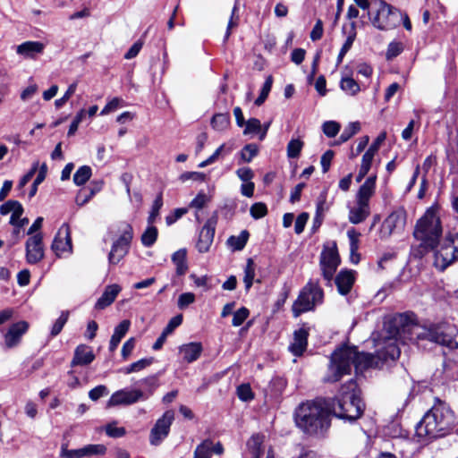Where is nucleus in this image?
I'll return each instance as SVG.
<instances>
[{
  "mask_svg": "<svg viewBox=\"0 0 458 458\" xmlns=\"http://www.w3.org/2000/svg\"><path fill=\"white\" fill-rule=\"evenodd\" d=\"M308 219H309V214L306 212H303L297 216V218L295 220V225H294V231L297 234H300L303 232Z\"/></svg>",
  "mask_w": 458,
  "mask_h": 458,
  "instance_id": "nucleus-56",
  "label": "nucleus"
},
{
  "mask_svg": "<svg viewBox=\"0 0 458 458\" xmlns=\"http://www.w3.org/2000/svg\"><path fill=\"white\" fill-rule=\"evenodd\" d=\"M250 215L255 218L259 219L265 216L267 213V206L264 203L258 202L251 206Z\"/></svg>",
  "mask_w": 458,
  "mask_h": 458,
  "instance_id": "nucleus-51",
  "label": "nucleus"
},
{
  "mask_svg": "<svg viewBox=\"0 0 458 458\" xmlns=\"http://www.w3.org/2000/svg\"><path fill=\"white\" fill-rule=\"evenodd\" d=\"M202 345L200 343H189L180 347V353L187 362L196 360L201 354Z\"/></svg>",
  "mask_w": 458,
  "mask_h": 458,
  "instance_id": "nucleus-27",
  "label": "nucleus"
},
{
  "mask_svg": "<svg viewBox=\"0 0 458 458\" xmlns=\"http://www.w3.org/2000/svg\"><path fill=\"white\" fill-rule=\"evenodd\" d=\"M255 276V264L251 259L247 260V264L244 269V277L243 282L245 284L246 290H250L253 284V279Z\"/></svg>",
  "mask_w": 458,
  "mask_h": 458,
  "instance_id": "nucleus-35",
  "label": "nucleus"
},
{
  "mask_svg": "<svg viewBox=\"0 0 458 458\" xmlns=\"http://www.w3.org/2000/svg\"><path fill=\"white\" fill-rule=\"evenodd\" d=\"M195 301V295L192 293H182L177 301V306L180 310L186 309L190 304Z\"/></svg>",
  "mask_w": 458,
  "mask_h": 458,
  "instance_id": "nucleus-50",
  "label": "nucleus"
},
{
  "mask_svg": "<svg viewBox=\"0 0 458 458\" xmlns=\"http://www.w3.org/2000/svg\"><path fill=\"white\" fill-rule=\"evenodd\" d=\"M209 201V198L204 192H199L198 195L191 200L190 207L201 209Z\"/></svg>",
  "mask_w": 458,
  "mask_h": 458,
  "instance_id": "nucleus-53",
  "label": "nucleus"
},
{
  "mask_svg": "<svg viewBox=\"0 0 458 458\" xmlns=\"http://www.w3.org/2000/svg\"><path fill=\"white\" fill-rule=\"evenodd\" d=\"M91 176V168L88 165L80 167L73 175L76 185H83Z\"/></svg>",
  "mask_w": 458,
  "mask_h": 458,
  "instance_id": "nucleus-38",
  "label": "nucleus"
},
{
  "mask_svg": "<svg viewBox=\"0 0 458 458\" xmlns=\"http://www.w3.org/2000/svg\"><path fill=\"white\" fill-rule=\"evenodd\" d=\"M370 214L369 204H365L356 200V206L349 210V221L357 225L363 222Z\"/></svg>",
  "mask_w": 458,
  "mask_h": 458,
  "instance_id": "nucleus-26",
  "label": "nucleus"
},
{
  "mask_svg": "<svg viewBox=\"0 0 458 458\" xmlns=\"http://www.w3.org/2000/svg\"><path fill=\"white\" fill-rule=\"evenodd\" d=\"M360 130V123L359 122L350 123L341 133L340 139L343 142L349 140L353 135Z\"/></svg>",
  "mask_w": 458,
  "mask_h": 458,
  "instance_id": "nucleus-41",
  "label": "nucleus"
},
{
  "mask_svg": "<svg viewBox=\"0 0 458 458\" xmlns=\"http://www.w3.org/2000/svg\"><path fill=\"white\" fill-rule=\"evenodd\" d=\"M237 395L242 401L247 402L253 399L252 390L248 384H242L237 388Z\"/></svg>",
  "mask_w": 458,
  "mask_h": 458,
  "instance_id": "nucleus-48",
  "label": "nucleus"
},
{
  "mask_svg": "<svg viewBox=\"0 0 458 458\" xmlns=\"http://www.w3.org/2000/svg\"><path fill=\"white\" fill-rule=\"evenodd\" d=\"M120 292L121 287L116 284L106 286L103 294L96 302L95 308L98 310H104L107 306L111 305Z\"/></svg>",
  "mask_w": 458,
  "mask_h": 458,
  "instance_id": "nucleus-25",
  "label": "nucleus"
},
{
  "mask_svg": "<svg viewBox=\"0 0 458 458\" xmlns=\"http://www.w3.org/2000/svg\"><path fill=\"white\" fill-rule=\"evenodd\" d=\"M294 418L297 427L307 435L323 436L330 427V412L319 403H301Z\"/></svg>",
  "mask_w": 458,
  "mask_h": 458,
  "instance_id": "nucleus-3",
  "label": "nucleus"
},
{
  "mask_svg": "<svg viewBox=\"0 0 458 458\" xmlns=\"http://www.w3.org/2000/svg\"><path fill=\"white\" fill-rule=\"evenodd\" d=\"M406 225V213L403 209L392 212L382 223L381 238H388L393 233H402Z\"/></svg>",
  "mask_w": 458,
  "mask_h": 458,
  "instance_id": "nucleus-12",
  "label": "nucleus"
},
{
  "mask_svg": "<svg viewBox=\"0 0 458 458\" xmlns=\"http://www.w3.org/2000/svg\"><path fill=\"white\" fill-rule=\"evenodd\" d=\"M442 233L443 229L437 209L431 207L417 221L413 236L420 242L423 250L428 252L437 248Z\"/></svg>",
  "mask_w": 458,
  "mask_h": 458,
  "instance_id": "nucleus-5",
  "label": "nucleus"
},
{
  "mask_svg": "<svg viewBox=\"0 0 458 458\" xmlns=\"http://www.w3.org/2000/svg\"><path fill=\"white\" fill-rule=\"evenodd\" d=\"M347 236L350 241V250L351 253L353 255L357 252L359 249V238L360 236V233H358L354 228H350L347 231Z\"/></svg>",
  "mask_w": 458,
  "mask_h": 458,
  "instance_id": "nucleus-45",
  "label": "nucleus"
},
{
  "mask_svg": "<svg viewBox=\"0 0 458 458\" xmlns=\"http://www.w3.org/2000/svg\"><path fill=\"white\" fill-rule=\"evenodd\" d=\"M157 228L153 225H148L140 237L142 245L148 248L153 246L157 239Z\"/></svg>",
  "mask_w": 458,
  "mask_h": 458,
  "instance_id": "nucleus-31",
  "label": "nucleus"
},
{
  "mask_svg": "<svg viewBox=\"0 0 458 458\" xmlns=\"http://www.w3.org/2000/svg\"><path fill=\"white\" fill-rule=\"evenodd\" d=\"M308 335V330L303 327L294 332L293 342L290 344L289 350L295 356H301L306 350Z\"/></svg>",
  "mask_w": 458,
  "mask_h": 458,
  "instance_id": "nucleus-23",
  "label": "nucleus"
},
{
  "mask_svg": "<svg viewBox=\"0 0 458 458\" xmlns=\"http://www.w3.org/2000/svg\"><path fill=\"white\" fill-rule=\"evenodd\" d=\"M38 168V162H34L30 170L21 177L19 182V188L22 189L34 176Z\"/></svg>",
  "mask_w": 458,
  "mask_h": 458,
  "instance_id": "nucleus-59",
  "label": "nucleus"
},
{
  "mask_svg": "<svg viewBox=\"0 0 458 458\" xmlns=\"http://www.w3.org/2000/svg\"><path fill=\"white\" fill-rule=\"evenodd\" d=\"M332 407L336 417L351 422L362 415L365 405L355 381L350 380L342 386Z\"/></svg>",
  "mask_w": 458,
  "mask_h": 458,
  "instance_id": "nucleus-4",
  "label": "nucleus"
},
{
  "mask_svg": "<svg viewBox=\"0 0 458 458\" xmlns=\"http://www.w3.org/2000/svg\"><path fill=\"white\" fill-rule=\"evenodd\" d=\"M76 88H77L76 82L71 84L68 87L64 95L62 98H60L55 101V106L57 108L62 107L69 100V98L75 93Z\"/></svg>",
  "mask_w": 458,
  "mask_h": 458,
  "instance_id": "nucleus-52",
  "label": "nucleus"
},
{
  "mask_svg": "<svg viewBox=\"0 0 458 458\" xmlns=\"http://www.w3.org/2000/svg\"><path fill=\"white\" fill-rule=\"evenodd\" d=\"M233 315V326L239 327L247 319V318L250 315V310L245 307H242L239 310H237Z\"/></svg>",
  "mask_w": 458,
  "mask_h": 458,
  "instance_id": "nucleus-44",
  "label": "nucleus"
},
{
  "mask_svg": "<svg viewBox=\"0 0 458 458\" xmlns=\"http://www.w3.org/2000/svg\"><path fill=\"white\" fill-rule=\"evenodd\" d=\"M322 130L327 137L332 138L338 133L340 124L335 121H328L323 123Z\"/></svg>",
  "mask_w": 458,
  "mask_h": 458,
  "instance_id": "nucleus-47",
  "label": "nucleus"
},
{
  "mask_svg": "<svg viewBox=\"0 0 458 458\" xmlns=\"http://www.w3.org/2000/svg\"><path fill=\"white\" fill-rule=\"evenodd\" d=\"M163 206V199H162V195L159 194L156 199L154 200L153 202V205H152V208H151V211H150V214L148 217V225H153L156 218L159 215V211L161 209Z\"/></svg>",
  "mask_w": 458,
  "mask_h": 458,
  "instance_id": "nucleus-42",
  "label": "nucleus"
},
{
  "mask_svg": "<svg viewBox=\"0 0 458 458\" xmlns=\"http://www.w3.org/2000/svg\"><path fill=\"white\" fill-rule=\"evenodd\" d=\"M213 129L217 131L226 130L230 125V115L228 113H219L215 114L211 119Z\"/></svg>",
  "mask_w": 458,
  "mask_h": 458,
  "instance_id": "nucleus-30",
  "label": "nucleus"
},
{
  "mask_svg": "<svg viewBox=\"0 0 458 458\" xmlns=\"http://www.w3.org/2000/svg\"><path fill=\"white\" fill-rule=\"evenodd\" d=\"M372 24L381 30L396 28L403 19V13L383 0H375L369 11Z\"/></svg>",
  "mask_w": 458,
  "mask_h": 458,
  "instance_id": "nucleus-6",
  "label": "nucleus"
},
{
  "mask_svg": "<svg viewBox=\"0 0 458 458\" xmlns=\"http://www.w3.org/2000/svg\"><path fill=\"white\" fill-rule=\"evenodd\" d=\"M187 208H176L174 210L172 214H169L165 217V222L167 225H171L175 223L178 219H180L183 215L187 213Z\"/></svg>",
  "mask_w": 458,
  "mask_h": 458,
  "instance_id": "nucleus-61",
  "label": "nucleus"
},
{
  "mask_svg": "<svg viewBox=\"0 0 458 458\" xmlns=\"http://www.w3.org/2000/svg\"><path fill=\"white\" fill-rule=\"evenodd\" d=\"M206 175L199 172H185L180 175V180L182 182H186L188 180L204 181Z\"/></svg>",
  "mask_w": 458,
  "mask_h": 458,
  "instance_id": "nucleus-62",
  "label": "nucleus"
},
{
  "mask_svg": "<svg viewBox=\"0 0 458 458\" xmlns=\"http://www.w3.org/2000/svg\"><path fill=\"white\" fill-rule=\"evenodd\" d=\"M212 441L209 439L204 440L199 444L195 451L193 458H210L211 457Z\"/></svg>",
  "mask_w": 458,
  "mask_h": 458,
  "instance_id": "nucleus-36",
  "label": "nucleus"
},
{
  "mask_svg": "<svg viewBox=\"0 0 458 458\" xmlns=\"http://www.w3.org/2000/svg\"><path fill=\"white\" fill-rule=\"evenodd\" d=\"M95 360V355L91 347L80 344L74 351L73 358L71 361V366H85L90 364Z\"/></svg>",
  "mask_w": 458,
  "mask_h": 458,
  "instance_id": "nucleus-20",
  "label": "nucleus"
},
{
  "mask_svg": "<svg viewBox=\"0 0 458 458\" xmlns=\"http://www.w3.org/2000/svg\"><path fill=\"white\" fill-rule=\"evenodd\" d=\"M456 329L451 326H437L425 329L418 334V338L444 345L451 350L458 349V340L455 337Z\"/></svg>",
  "mask_w": 458,
  "mask_h": 458,
  "instance_id": "nucleus-10",
  "label": "nucleus"
},
{
  "mask_svg": "<svg viewBox=\"0 0 458 458\" xmlns=\"http://www.w3.org/2000/svg\"><path fill=\"white\" fill-rule=\"evenodd\" d=\"M324 300V292L318 281L310 280L301 290L298 298L293 304L292 311L295 318L301 313L313 310Z\"/></svg>",
  "mask_w": 458,
  "mask_h": 458,
  "instance_id": "nucleus-7",
  "label": "nucleus"
},
{
  "mask_svg": "<svg viewBox=\"0 0 458 458\" xmlns=\"http://www.w3.org/2000/svg\"><path fill=\"white\" fill-rule=\"evenodd\" d=\"M108 394V391H107V388L106 386H103V385H100V386H98L96 387H94L93 389H91L89 393V397L92 400V401H97L98 400L100 397L102 396H105Z\"/></svg>",
  "mask_w": 458,
  "mask_h": 458,
  "instance_id": "nucleus-58",
  "label": "nucleus"
},
{
  "mask_svg": "<svg viewBox=\"0 0 458 458\" xmlns=\"http://www.w3.org/2000/svg\"><path fill=\"white\" fill-rule=\"evenodd\" d=\"M455 421L450 406L439 398H435L432 407L417 424L416 434L424 440L442 437L453 430Z\"/></svg>",
  "mask_w": 458,
  "mask_h": 458,
  "instance_id": "nucleus-2",
  "label": "nucleus"
},
{
  "mask_svg": "<svg viewBox=\"0 0 458 458\" xmlns=\"http://www.w3.org/2000/svg\"><path fill=\"white\" fill-rule=\"evenodd\" d=\"M458 260V232H448L435 251L434 266L440 271H444L450 265Z\"/></svg>",
  "mask_w": 458,
  "mask_h": 458,
  "instance_id": "nucleus-8",
  "label": "nucleus"
},
{
  "mask_svg": "<svg viewBox=\"0 0 458 458\" xmlns=\"http://www.w3.org/2000/svg\"><path fill=\"white\" fill-rule=\"evenodd\" d=\"M259 152L258 145H245L239 153V163H249Z\"/></svg>",
  "mask_w": 458,
  "mask_h": 458,
  "instance_id": "nucleus-34",
  "label": "nucleus"
},
{
  "mask_svg": "<svg viewBox=\"0 0 458 458\" xmlns=\"http://www.w3.org/2000/svg\"><path fill=\"white\" fill-rule=\"evenodd\" d=\"M51 248L57 256H61L64 252L71 250L72 240L70 227L68 225L64 224L60 227L53 241Z\"/></svg>",
  "mask_w": 458,
  "mask_h": 458,
  "instance_id": "nucleus-18",
  "label": "nucleus"
},
{
  "mask_svg": "<svg viewBox=\"0 0 458 458\" xmlns=\"http://www.w3.org/2000/svg\"><path fill=\"white\" fill-rule=\"evenodd\" d=\"M92 198V192H88L87 189H81L76 195L75 201L78 206H83Z\"/></svg>",
  "mask_w": 458,
  "mask_h": 458,
  "instance_id": "nucleus-60",
  "label": "nucleus"
},
{
  "mask_svg": "<svg viewBox=\"0 0 458 458\" xmlns=\"http://www.w3.org/2000/svg\"><path fill=\"white\" fill-rule=\"evenodd\" d=\"M249 233L248 231H242L238 236H231L227 240V244L233 249V250H242L248 241Z\"/></svg>",
  "mask_w": 458,
  "mask_h": 458,
  "instance_id": "nucleus-32",
  "label": "nucleus"
},
{
  "mask_svg": "<svg viewBox=\"0 0 458 458\" xmlns=\"http://www.w3.org/2000/svg\"><path fill=\"white\" fill-rule=\"evenodd\" d=\"M265 436L262 434H254L247 442V447L251 454V458H260L263 454L262 445Z\"/></svg>",
  "mask_w": 458,
  "mask_h": 458,
  "instance_id": "nucleus-28",
  "label": "nucleus"
},
{
  "mask_svg": "<svg viewBox=\"0 0 458 458\" xmlns=\"http://www.w3.org/2000/svg\"><path fill=\"white\" fill-rule=\"evenodd\" d=\"M217 216L215 214L207 220L202 229L200 230L199 240L196 244V247L199 252L205 253L209 250L214 240Z\"/></svg>",
  "mask_w": 458,
  "mask_h": 458,
  "instance_id": "nucleus-15",
  "label": "nucleus"
},
{
  "mask_svg": "<svg viewBox=\"0 0 458 458\" xmlns=\"http://www.w3.org/2000/svg\"><path fill=\"white\" fill-rule=\"evenodd\" d=\"M182 322V316L177 315L171 318V320L168 322L167 326L164 329L165 335H170L177 327H179Z\"/></svg>",
  "mask_w": 458,
  "mask_h": 458,
  "instance_id": "nucleus-63",
  "label": "nucleus"
},
{
  "mask_svg": "<svg viewBox=\"0 0 458 458\" xmlns=\"http://www.w3.org/2000/svg\"><path fill=\"white\" fill-rule=\"evenodd\" d=\"M354 282V272L351 270H342L336 275L335 278L337 291L342 295H346L351 292Z\"/></svg>",
  "mask_w": 458,
  "mask_h": 458,
  "instance_id": "nucleus-19",
  "label": "nucleus"
},
{
  "mask_svg": "<svg viewBox=\"0 0 458 458\" xmlns=\"http://www.w3.org/2000/svg\"><path fill=\"white\" fill-rule=\"evenodd\" d=\"M116 233L119 234V237L113 242L108 254V261L112 265L119 263L125 257L133 238L132 227L128 223H121L117 226Z\"/></svg>",
  "mask_w": 458,
  "mask_h": 458,
  "instance_id": "nucleus-9",
  "label": "nucleus"
},
{
  "mask_svg": "<svg viewBox=\"0 0 458 458\" xmlns=\"http://www.w3.org/2000/svg\"><path fill=\"white\" fill-rule=\"evenodd\" d=\"M153 358H144L123 369L125 374L139 372L153 363Z\"/></svg>",
  "mask_w": 458,
  "mask_h": 458,
  "instance_id": "nucleus-37",
  "label": "nucleus"
},
{
  "mask_svg": "<svg viewBox=\"0 0 458 458\" xmlns=\"http://www.w3.org/2000/svg\"><path fill=\"white\" fill-rule=\"evenodd\" d=\"M68 320V312L63 311L60 317L55 320L51 329V336H56L63 329Z\"/></svg>",
  "mask_w": 458,
  "mask_h": 458,
  "instance_id": "nucleus-46",
  "label": "nucleus"
},
{
  "mask_svg": "<svg viewBox=\"0 0 458 458\" xmlns=\"http://www.w3.org/2000/svg\"><path fill=\"white\" fill-rule=\"evenodd\" d=\"M86 116V111L84 109L80 110V112L75 115L72 122L70 124L68 135L72 136L75 134L78 130L79 124L82 122V120Z\"/></svg>",
  "mask_w": 458,
  "mask_h": 458,
  "instance_id": "nucleus-54",
  "label": "nucleus"
},
{
  "mask_svg": "<svg viewBox=\"0 0 458 458\" xmlns=\"http://www.w3.org/2000/svg\"><path fill=\"white\" fill-rule=\"evenodd\" d=\"M172 260L176 267V274L182 276L188 270V265L186 263V250L181 249L175 251L172 256Z\"/></svg>",
  "mask_w": 458,
  "mask_h": 458,
  "instance_id": "nucleus-29",
  "label": "nucleus"
},
{
  "mask_svg": "<svg viewBox=\"0 0 458 458\" xmlns=\"http://www.w3.org/2000/svg\"><path fill=\"white\" fill-rule=\"evenodd\" d=\"M272 84H273V78H272V76H268L263 84V87L260 90L259 96L255 100L256 106H259L265 102V100L267 98L268 94L272 89Z\"/></svg>",
  "mask_w": 458,
  "mask_h": 458,
  "instance_id": "nucleus-40",
  "label": "nucleus"
},
{
  "mask_svg": "<svg viewBox=\"0 0 458 458\" xmlns=\"http://www.w3.org/2000/svg\"><path fill=\"white\" fill-rule=\"evenodd\" d=\"M340 265V257L336 246L325 247L320 254L319 267L323 278L331 284L334 275Z\"/></svg>",
  "mask_w": 458,
  "mask_h": 458,
  "instance_id": "nucleus-11",
  "label": "nucleus"
},
{
  "mask_svg": "<svg viewBox=\"0 0 458 458\" xmlns=\"http://www.w3.org/2000/svg\"><path fill=\"white\" fill-rule=\"evenodd\" d=\"M174 420L173 411H166L163 416L158 419L152 428L149 435V442L153 445H159L169 434L170 427Z\"/></svg>",
  "mask_w": 458,
  "mask_h": 458,
  "instance_id": "nucleus-13",
  "label": "nucleus"
},
{
  "mask_svg": "<svg viewBox=\"0 0 458 458\" xmlns=\"http://www.w3.org/2000/svg\"><path fill=\"white\" fill-rule=\"evenodd\" d=\"M376 175L369 176L366 179L363 184L360 187L357 195L356 200L359 202H362L365 204H369L370 198L375 193L376 188Z\"/></svg>",
  "mask_w": 458,
  "mask_h": 458,
  "instance_id": "nucleus-24",
  "label": "nucleus"
},
{
  "mask_svg": "<svg viewBox=\"0 0 458 458\" xmlns=\"http://www.w3.org/2000/svg\"><path fill=\"white\" fill-rule=\"evenodd\" d=\"M131 327V322L128 319H124L122 322H120L114 330V334L112 337L121 341L123 336L127 334L129 331V328Z\"/></svg>",
  "mask_w": 458,
  "mask_h": 458,
  "instance_id": "nucleus-43",
  "label": "nucleus"
},
{
  "mask_svg": "<svg viewBox=\"0 0 458 458\" xmlns=\"http://www.w3.org/2000/svg\"><path fill=\"white\" fill-rule=\"evenodd\" d=\"M61 457L62 458H82L85 457V452H83V447L80 449H72L69 450L65 445L62 446L61 449Z\"/></svg>",
  "mask_w": 458,
  "mask_h": 458,
  "instance_id": "nucleus-49",
  "label": "nucleus"
},
{
  "mask_svg": "<svg viewBox=\"0 0 458 458\" xmlns=\"http://www.w3.org/2000/svg\"><path fill=\"white\" fill-rule=\"evenodd\" d=\"M413 327L409 314H396L385 325L387 335L385 346L377 351V356L369 353H360L354 347H342L335 351L330 359L328 371L324 380L334 383L343 376L351 373L352 366L356 370L377 367L379 360H394L399 358L401 351L398 342L404 343Z\"/></svg>",
  "mask_w": 458,
  "mask_h": 458,
  "instance_id": "nucleus-1",
  "label": "nucleus"
},
{
  "mask_svg": "<svg viewBox=\"0 0 458 458\" xmlns=\"http://www.w3.org/2000/svg\"><path fill=\"white\" fill-rule=\"evenodd\" d=\"M45 45L39 41H26L19 45L16 48L18 55L25 58L35 59L38 55L43 53Z\"/></svg>",
  "mask_w": 458,
  "mask_h": 458,
  "instance_id": "nucleus-22",
  "label": "nucleus"
},
{
  "mask_svg": "<svg viewBox=\"0 0 458 458\" xmlns=\"http://www.w3.org/2000/svg\"><path fill=\"white\" fill-rule=\"evenodd\" d=\"M403 51V46L401 43L398 42H391L388 45L387 50H386V58L392 59L394 57H396L398 55H400Z\"/></svg>",
  "mask_w": 458,
  "mask_h": 458,
  "instance_id": "nucleus-57",
  "label": "nucleus"
},
{
  "mask_svg": "<svg viewBox=\"0 0 458 458\" xmlns=\"http://www.w3.org/2000/svg\"><path fill=\"white\" fill-rule=\"evenodd\" d=\"M340 87L342 90L351 96L356 95L360 90V84L352 78L347 76L342 78Z\"/></svg>",
  "mask_w": 458,
  "mask_h": 458,
  "instance_id": "nucleus-33",
  "label": "nucleus"
},
{
  "mask_svg": "<svg viewBox=\"0 0 458 458\" xmlns=\"http://www.w3.org/2000/svg\"><path fill=\"white\" fill-rule=\"evenodd\" d=\"M30 325L27 321L21 320L12 324L4 335V346L6 349H13L18 346L22 336L29 330Z\"/></svg>",
  "mask_w": 458,
  "mask_h": 458,
  "instance_id": "nucleus-16",
  "label": "nucleus"
},
{
  "mask_svg": "<svg viewBox=\"0 0 458 458\" xmlns=\"http://www.w3.org/2000/svg\"><path fill=\"white\" fill-rule=\"evenodd\" d=\"M148 398V395H145V393L141 390H119L112 394L109 401L107 402V406H116V405H130L137 403L139 400H146Z\"/></svg>",
  "mask_w": 458,
  "mask_h": 458,
  "instance_id": "nucleus-14",
  "label": "nucleus"
},
{
  "mask_svg": "<svg viewBox=\"0 0 458 458\" xmlns=\"http://www.w3.org/2000/svg\"><path fill=\"white\" fill-rule=\"evenodd\" d=\"M378 150V145H371L370 148L364 153L361 160L360 168L365 171H369L371 164L376 153Z\"/></svg>",
  "mask_w": 458,
  "mask_h": 458,
  "instance_id": "nucleus-39",
  "label": "nucleus"
},
{
  "mask_svg": "<svg viewBox=\"0 0 458 458\" xmlns=\"http://www.w3.org/2000/svg\"><path fill=\"white\" fill-rule=\"evenodd\" d=\"M44 258L42 235L34 234L26 242V260L30 264H36Z\"/></svg>",
  "mask_w": 458,
  "mask_h": 458,
  "instance_id": "nucleus-17",
  "label": "nucleus"
},
{
  "mask_svg": "<svg viewBox=\"0 0 458 458\" xmlns=\"http://www.w3.org/2000/svg\"><path fill=\"white\" fill-rule=\"evenodd\" d=\"M106 451V448L103 445H89L83 447L85 456H90L94 454H104Z\"/></svg>",
  "mask_w": 458,
  "mask_h": 458,
  "instance_id": "nucleus-55",
  "label": "nucleus"
},
{
  "mask_svg": "<svg viewBox=\"0 0 458 458\" xmlns=\"http://www.w3.org/2000/svg\"><path fill=\"white\" fill-rule=\"evenodd\" d=\"M269 123L261 125V123L257 118H250L245 122L243 128V134L253 137L258 136L259 140H264L268 130Z\"/></svg>",
  "mask_w": 458,
  "mask_h": 458,
  "instance_id": "nucleus-21",
  "label": "nucleus"
},
{
  "mask_svg": "<svg viewBox=\"0 0 458 458\" xmlns=\"http://www.w3.org/2000/svg\"><path fill=\"white\" fill-rule=\"evenodd\" d=\"M334 155L335 153L332 150H327L322 155L320 163L323 173H327L329 170Z\"/></svg>",
  "mask_w": 458,
  "mask_h": 458,
  "instance_id": "nucleus-64",
  "label": "nucleus"
}]
</instances>
